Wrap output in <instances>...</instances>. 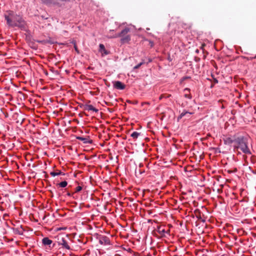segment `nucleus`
<instances>
[{
    "mask_svg": "<svg viewBox=\"0 0 256 256\" xmlns=\"http://www.w3.org/2000/svg\"><path fill=\"white\" fill-rule=\"evenodd\" d=\"M7 24L12 28L18 27L21 30L26 28V22L23 18L12 10L7 11L4 15Z\"/></svg>",
    "mask_w": 256,
    "mask_h": 256,
    "instance_id": "obj_1",
    "label": "nucleus"
},
{
    "mask_svg": "<svg viewBox=\"0 0 256 256\" xmlns=\"http://www.w3.org/2000/svg\"><path fill=\"white\" fill-rule=\"evenodd\" d=\"M234 142L235 147L238 149H240L245 154H251L250 151L248 146V142L246 138L244 136H240L232 140H230V143Z\"/></svg>",
    "mask_w": 256,
    "mask_h": 256,
    "instance_id": "obj_2",
    "label": "nucleus"
},
{
    "mask_svg": "<svg viewBox=\"0 0 256 256\" xmlns=\"http://www.w3.org/2000/svg\"><path fill=\"white\" fill-rule=\"evenodd\" d=\"M130 29L125 28L120 33L116 34L114 38L121 37L120 42L122 44L128 42L130 40V36L128 34Z\"/></svg>",
    "mask_w": 256,
    "mask_h": 256,
    "instance_id": "obj_3",
    "label": "nucleus"
},
{
    "mask_svg": "<svg viewBox=\"0 0 256 256\" xmlns=\"http://www.w3.org/2000/svg\"><path fill=\"white\" fill-rule=\"evenodd\" d=\"M100 244L104 245L110 244V240L108 237L105 236H100L98 238Z\"/></svg>",
    "mask_w": 256,
    "mask_h": 256,
    "instance_id": "obj_4",
    "label": "nucleus"
},
{
    "mask_svg": "<svg viewBox=\"0 0 256 256\" xmlns=\"http://www.w3.org/2000/svg\"><path fill=\"white\" fill-rule=\"evenodd\" d=\"M156 230L160 235L161 237L165 236V234H170V230H166L163 226H158Z\"/></svg>",
    "mask_w": 256,
    "mask_h": 256,
    "instance_id": "obj_5",
    "label": "nucleus"
},
{
    "mask_svg": "<svg viewBox=\"0 0 256 256\" xmlns=\"http://www.w3.org/2000/svg\"><path fill=\"white\" fill-rule=\"evenodd\" d=\"M114 86L118 90H124L126 86L120 81H115L113 82Z\"/></svg>",
    "mask_w": 256,
    "mask_h": 256,
    "instance_id": "obj_6",
    "label": "nucleus"
},
{
    "mask_svg": "<svg viewBox=\"0 0 256 256\" xmlns=\"http://www.w3.org/2000/svg\"><path fill=\"white\" fill-rule=\"evenodd\" d=\"M58 244L59 245H62L63 248H64L67 250H70V248L69 246L67 241L64 238H62L58 242Z\"/></svg>",
    "mask_w": 256,
    "mask_h": 256,
    "instance_id": "obj_7",
    "label": "nucleus"
},
{
    "mask_svg": "<svg viewBox=\"0 0 256 256\" xmlns=\"http://www.w3.org/2000/svg\"><path fill=\"white\" fill-rule=\"evenodd\" d=\"M52 243V241L49 239L48 238L46 237L42 238V244L44 246H49L50 247V244Z\"/></svg>",
    "mask_w": 256,
    "mask_h": 256,
    "instance_id": "obj_8",
    "label": "nucleus"
},
{
    "mask_svg": "<svg viewBox=\"0 0 256 256\" xmlns=\"http://www.w3.org/2000/svg\"><path fill=\"white\" fill-rule=\"evenodd\" d=\"M99 47V51L102 53V56L107 55L109 54V52L106 50L105 47L103 44H100Z\"/></svg>",
    "mask_w": 256,
    "mask_h": 256,
    "instance_id": "obj_9",
    "label": "nucleus"
},
{
    "mask_svg": "<svg viewBox=\"0 0 256 256\" xmlns=\"http://www.w3.org/2000/svg\"><path fill=\"white\" fill-rule=\"evenodd\" d=\"M42 2L47 5H54L58 3L56 0H41Z\"/></svg>",
    "mask_w": 256,
    "mask_h": 256,
    "instance_id": "obj_10",
    "label": "nucleus"
},
{
    "mask_svg": "<svg viewBox=\"0 0 256 256\" xmlns=\"http://www.w3.org/2000/svg\"><path fill=\"white\" fill-rule=\"evenodd\" d=\"M85 110H92L93 112H97L98 110L95 108H94L92 105L91 104H88L86 105L85 106Z\"/></svg>",
    "mask_w": 256,
    "mask_h": 256,
    "instance_id": "obj_11",
    "label": "nucleus"
},
{
    "mask_svg": "<svg viewBox=\"0 0 256 256\" xmlns=\"http://www.w3.org/2000/svg\"><path fill=\"white\" fill-rule=\"evenodd\" d=\"M76 139L82 141L84 144L91 143V142H90L87 138H84L82 136H77Z\"/></svg>",
    "mask_w": 256,
    "mask_h": 256,
    "instance_id": "obj_12",
    "label": "nucleus"
},
{
    "mask_svg": "<svg viewBox=\"0 0 256 256\" xmlns=\"http://www.w3.org/2000/svg\"><path fill=\"white\" fill-rule=\"evenodd\" d=\"M50 175L52 176H59V175H61V174H62V175H64V174H63L62 172L60 171L59 172H50Z\"/></svg>",
    "mask_w": 256,
    "mask_h": 256,
    "instance_id": "obj_13",
    "label": "nucleus"
},
{
    "mask_svg": "<svg viewBox=\"0 0 256 256\" xmlns=\"http://www.w3.org/2000/svg\"><path fill=\"white\" fill-rule=\"evenodd\" d=\"M139 135L140 133L138 132H134L131 134V136L136 139L138 138Z\"/></svg>",
    "mask_w": 256,
    "mask_h": 256,
    "instance_id": "obj_14",
    "label": "nucleus"
},
{
    "mask_svg": "<svg viewBox=\"0 0 256 256\" xmlns=\"http://www.w3.org/2000/svg\"><path fill=\"white\" fill-rule=\"evenodd\" d=\"M68 184V182L66 181H63L59 184H58V185L62 188H64L66 187Z\"/></svg>",
    "mask_w": 256,
    "mask_h": 256,
    "instance_id": "obj_15",
    "label": "nucleus"
},
{
    "mask_svg": "<svg viewBox=\"0 0 256 256\" xmlns=\"http://www.w3.org/2000/svg\"><path fill=\"white\" fill-rule=\"evenodd\" d=\"M72 43V44H74V50H76V52L78 53V54H80V51L79 50H78V48L77 47V46L76 44V42L74 41V40H73Z\"/></svg>",
    "mask_w": 256,
    "mask_h": 256,
    "instance_id": "obj_16",
    "label": "nucleus"
},
{
    "mask_svg": "<svg viewBox=\"0 0 256 256\" xmlns=\"http://www.w3.org/2000/svg\"><path fill=\"white\" fill-rule=\"evenodd\" d=\"M194 213L196 214V216L199 219V220H200L202 218H201V216H200V212L199 210H196L194 211Z\"/></svg>",
    "mask_w": 256,
    "mask_h": 256,
    "instance_id": "obj_17",
    "label": "nucleus"
},
{
    "mask_svg": "<svg viewBox=\"0 0 256 256\" xmlns=\"http://www.w3.org/2000/svg\"><path fill=\"white\" fill-rule=\"evenodd\" d=\"M192 114V113H191V112H187V111H185V110H184L183 112H182L180 114V116L179 118H182V117H183V116H184L185 115H186V114Z\"/></svg>",
    "mask_w": 256,
    "mask_h": 256,
    "instance_id": "obj_18",
    "label": "nucleus"
},
{
    "mask_svg": "<svg viewBox=\"0 0 256 256\" xmlns=\"http://www.w3.org/2000/svg\"><path fill=\"white\" fill-rule=\"evenodd\" d=\"M82 190V187L80 186H78L76 188L75 192H80Z\"/></svg>",
    "mask_w": 256,
    "mask_h": 256,
    "instance_id": "obj_19",
    "label": "nucleus"
},
{
    "mask_svg": "<svg viewBox=\"0 0 256 256\" xmlns=\"http://www.w3.org/2000/svg\"><path fill=\"white\" fill-rule=\"evenodd\" d=\"M143 64H144V62H140L139 64H138V65H136L135 66H134V69H138V68Z\"/></svg>",
    "mask_w": 256,
    "mask_h": 256,
    "instance_id": "obj_20",
    "label": "nucleus"
},
{
    "mask_svg": "<svg viewBox=\"0 0 256 256\" xmlns=\"http://www.w3.org/2000/svg\"><path fill=\"white\" fill-rule=\"evenodd\" d=\"M184 97L186 98H188L189 99H191L192 98L191 95L190 94H188L187 93L185 94Z\"/></svg>",
    "mask_w": 256,
    "mask_h": 256,
    "instance_id": "obj_21",
    "label": "nucleus"
},
{
    "mask_svg": "<svg viewBox=\"0 0 256 256\" xmlns=\"http://www.w3.org/2000/svg\"><path fill=\"white\" fill-rule=\"evenodd\" d=\"M237 172V169H236V168H235L234 169V170H228V173H230V174H231V173H232V172Z\"/></svg>",
    "mask_w": 256,
    "mask_h": 256,
    "instance_id": "obj_22",
    "label": "nucleus"
},
{
    "mask_svg": "<svg viewBox=\"0 0 256 256\" xmlns=\"http://www.w3.org/2000/svg\"><path fill=\"white\" fill-rule=\"evenodd\" d=\"M190 89L188 88H186L185 89H184V92H185L186 93L190 92Z\"/></svg>",
    "mask_w": 256,
    "mask_h": 256,
    "instance_id": "obj_23",
    "label": "nucleus"
},
{
    "mask_svg": "<svg viewBox=\"0 0 256 256\" xmlns=\"http://www.w3.org/2000/svg\"><path fill=\"white\" fill-rule=\"evenodd\" d=\"M164 94H162V95H161V96H160L159 99H160V100H162V99L163 98H164Z\"/></svg>",
    "mask_w": 256,
    "mask_h": 256,
    "instance_id": "obj_24",
    "label": "nucleus"
},
{
    "mask_svg": "<svg viewBox=\"0 0 256 256\" xmlns=\"http://www.w3.org/2000/svg\"><path fill=\"white\" fill-rule=\"evenodd\" d=\"M38 42H42V41H38Z\"/></svg>",
    "mask_w": 256,
    "mask_h": 256,
    "instance_id": "obj_25",
    "label": "nucleus"
},
{
    "mask_svg": "<svg viewBox=\"0 0 256 256\" xmlns=\"http://www.w3.org/2000/svg\"><path fill=\"white\" fill-rule=\"evenodd\" d=\"M68 196H70V193H68Z\"/></svg>",
    "mask_w": 256,
    "mask_h": 256,
    "instance_id": "obj_26",
    "label": "nucleus"
}]
</instances>
